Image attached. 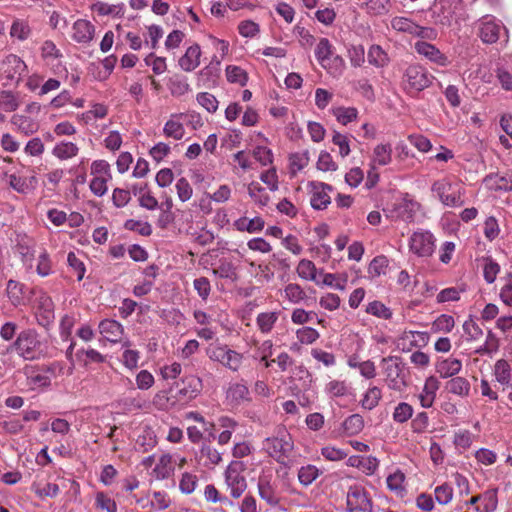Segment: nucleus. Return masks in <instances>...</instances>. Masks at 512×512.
I'll return each mask as SVG.
<instances>
[{"label": "nucleus", "instance_id": "f257e3e1", "mask_svg": "<svg viewBox=\"0 0 512 512\" xmlns=\"http://www.w3.org/2000/svg\"><path fill=\"white\" fill-rule=\"evenodd\" d=\"M41 343L35 330L21 331L16 340L7 348V352L15 351L25 360H34L40 354Z\"/></svg>", "mask_w": 512, "mask_h": 512}, {"label": "nucleus", "instance_id": "f03ea898", "mask_svg": "<svg viewBox=\"0 0 512 512\" xmlns=\"http://www.w3.org/2000/svg\"><path fill=\"white\" fill-rule=\"evenodd\" d=\"M245 465L241 461H232L225 471V483L233 498L238 499L247 488V481L242 472Z\"/></svg>", "mask_w": 512, "mask_h": 512}, {"label": "nucleus", "instance_id": "7ed1b4c3", "mask_svg": "<svg viewBox=\"0 0 512 512\" xmlns=\"http://www.w3.org/2000/svg\"><path fill=\"white\" fill-rule=\"evenodd\" d=\"M432 78L433 77L428 74L424 67L411 65L406 69L404 74V89L409 94L418 93L430 86Z\"/></svg>", "mask_w": 512, "mask_h": 512}, {"label": "nucleus", "instance_id": "20e7f679", "mask_svg": "<svg viewBox=\"0 0 512 512\" xmlns=\"http://www.w3.org/2000/svg\"><path fill=\"white\" fill-rule=\"evenodd\" d=\"M386 364L385 373L389 381V387L395 390H400L402 386H406L405 382V363L401 357L388 356L382 359Z\"/></svg>", "mask_w": 512, "mask_h": 512}, {"label": "nucleus", "instance_id": "39448f33", "mask_svg": "<svg viewBox=\"0 0 512 512\" xmlns=\"http://www.w3.org/2000/svg\"><path fill=\"white\" fill-rule=\"evenodd\" d=\"M264 447L278 463H284V459L293 450V443L289 436L287 438L268 437L264 441Z\"/></svg>", "mask_w": 512, "mask_h": 512}, {"label": "nucleus", "instance_id": "423d86ee", "mask_svg": "<svg viewBox=\"0 0 512 512\" xmlns=\"http://www.w3.org/2000/svg\"><path fill=\"white\" fill-rule=\"evenodd\" d=\"M209 358L220 362L225 367L237 371L242 362V355L227 346H218L208 350Z\"/></svg>", "mask_w": 512, "mask_h": 512}, {"label": "nucleus", "instance_id": "0eeeda50", "mask_svg": "<svg viewBox=\"0 0 512 512\" xmlns=\"http://www.w3.org/2000/svg\"><path fill=\"white\" fill-rule=\"evenodd\" d=\"M434 236L428 232H415L410 238V249L420 257L431 256L434 252Z\"/></svg>", "mask_w": 512, "mask_h": 512}, {"label": "nucleus", "instance_id": "6e6552de", "mask_svg": "<svg viewBox=\"0 0 512 512\" xmlns=\"http://www.w3.org/2000/svg\"><path fill=\"white\" fill-rule=\"evenodd\" d=\"M372 502L367 497L364 489L352 487L347 494V511L348 512H371Z\"/></svg>", "mask_w": 512, "mask_h": 512}, {"label": "nucleus", "instance_id": "1a4fd4ad", "mask_svg": "<svg viewBox=\"0 0 512 512\" xmlns=\"http://www.w3.org/2000/svg\"><path fill=\"white\" fill-rule=\"evenodd\" d=\"M432 191L435 192L440 201L446 206H461L463 204L461 197L453 191L452 184L445 180L436 181L432 185Z\"/></svg>", "mask_w": 512, "mask_h": 512}, {"label": "nucleus", "instance_id": "9d476101", "mask_svg": "<svg viewBox=\"0 0 512 512\" xmlns=\"http://www.w3.org/2000/svg\"><path fill=\"white\" fill-rule=\"evenodd\" d=\"M502 25L488 16L483 17L479 24V37L486 44L496 43L500 37Z\"/></svg>", "mask_w": 512, "mask_h": 512}, {"label": "nucleus", "instance_id": "9b49d317", "mask_svg": "<svg viewBox=\"0 0 512 512\" xmlns=\"http://www.w3.org/2000/svg\"><path fill=\"white\" fill-rule=\"evenodd\" d=\"M26 69L25 63L20 57L10 54L1 62L0 71L7 80L19 79L22 72Z\"/></svg>", "mask_w": 512, "mask_h": 512}, {"label": "nucleus", "instance_id": "f8f14e48", "mask_svg": "<svg viewBox=\"0 0 512 512\" xmlns=\"http://www.w3.org/2000/svg\"><path fill=\"white\" fill-rule=\"evenodd\" d=\"M414 48L418 54L423 55L437 65L447 66L449 64L448 57L433 44L426 41H417Z\"/></svg>", "mask_w": 512, "mask_h": 512}, {"label": "nucleus", "instance_id": "ddd939ff", "mask_svg": "<svg viewBox=\"0 0 512 512\" xmlns=\"http://www.w3.org/2000/svg\"><path fill=\"white\" fill-rule=\"evenodd\" d=\"M259 496L270 506L279 504V497L276 495L275 485L272 483L271 475H263L258 480Z\"/></svg>", "mask_w": 512, "mask_h": 512}, {"label": "nucleus", "instance_id": "4468645a", "mask_svg": "<svg viewBox=\"0 0 512 512\" xmlns=\"http://www.w3.org/2000/svg\"><path fill=\"white\" fill-rule=\"evenodd\" d=\"M73 39L78 43H89L95 33V27L89 21L79 19L73 25Z\"/></svg>", "mask_w": 512, "mask_h": 512}, {"label": "nucleus", "instance_id": "2eb2a0df", "mask_svg": "<svg viewBox=\"0 0 512 512\" xmlns=\"http://www.w3.org/2000/svg\"><path fill=\"white\" fill-rule=\"evenodd\" d=\"M200 56V46L194 44L188 47L185 54L179 59V65L184 71H193L200 64Z\"/></svg>", "mask_w": 512, "mask_h": 512}, {"label": "nucleus", "instance_id": "dca6fc26", "mask_svg": "<svg viewBox=\"0 0 512 512\" xmlns=\"http://www.w3.org/2000/svg\"><path fill=\"white\" fill-rule=\"evenodd\" d=\"M99 330L111 342L119 341L123 334V326L111 319L102 320L99 324Z\"/></svg>", "mask_w": 512, "mask_h": 512}, {"label": "nucleus", "instance_id": "f3484780", "mask_svg": "<svg viewBox=\"0 0 512 512\" xmlns=\"http://www.w3.org/2000/svg\"><path fill=\"white\" fill-rule=\"evenodd\" d=\"M179 394L189 399L195 398L202 390V381L196 376H187L182 379Z\"/></svg>", "mask_w": 512, "mask_h": 512}, {"label": "nucleus", "instance_id": "a211bd4d", "mask_svg": "<svg viewBox=\"0 0 512 512\" xmlns=\"http://www.w3.org/2000/svg\"><path fill=\"white\" fill-rule=\"evenodd\" d=\"M438 388L439 381L437 380V378H435L434 376H430L429 378H427L423 388V392L419 395L421 405L424 408H429L432 406Z\"/></svg>", "mask_w": 512, "mask_h": 512}, {"label": "nucleus", "instance_id": "6ab92c4d", "mask_svg": "<svg viewBox=\"0 0 512 512\" xmlns=\"http://www.w3.org/2000/svg\"><path fill=\"white\" fill-rule=\"evenodd\" d=\"M461 368V361L455 358L445 359L436 364V371L442 378H448L458 374Z\"/></svg>", "mask_w": 512, "mask_h": 512}, {"label": "nucleus", "instance_id": "aec40b11", "mask_svg": "<svg viewBox=\"0 0 512 512\" xmlns=\"http://www.w3.org/2000/svg\"><path fill=\"white\" fill-rule=\"evenodd\" d=\"M264 224L265 222L261 217H255L251 220L241 217L234 222V226L238 231H247L249 233L261 231L264 228Z\"/></svg>", "mask_w": 512, "mask_h": 512}, {"label": "nucleus", "instance_id": "412c9836", "mask_svg": "<svg viewBox=\"0 0 512 512\" xmlns=\"http://www.w3.org/2000/svg\"><path fill=\"white\" fill-rule=\"evenodd\" d=\"M333 55V47L327 38H321L315 49V56L322 67L326 68Z\"/></svg>", "mask_w": 512, "mask_h": 512}, {"label": "nucleus", "instance_id": "4be33fe9", "mask_svg": "<svg viewBox=\"0 0 512 512\" xmlns=\"http://www.w3.org/2000/svg\"><path fill=\"white\" fill-rule=\"evenodd\" d=\"M368 62L369 64L381 68L388 64L389 57L387 53L379 45H372L368 51Z\"/></svg>", "mask_w": 512, "mask_h": 512}, {"label": "nucleus", "instance_id": "5701e85b", "mask_svg": "<svg viewBox=\"0 0 512 512\" xmlns=\"http://www.w3.org/2000/svg\"><path fill=\"white\" fill-rule=\"evenodd\" d=\"M26 290V286L19 283L18 281L9 280L7 283V295L14 305H19L22 303Z\"/></svg>", "mask_w": 512, "mask_h": 512}, {"label": "nucleus", "instance_id": "b1692460", "mask_svg": "<svg viewBox=\"0 0 512 512\" xmlns=\"http://www.w3.org/2000/svg\"><path fill=\"white\" fill-rule=\"evenodd\" d=\"M227 398L234 404L249 400V389L246 385L236 383L229 387Z\"/></svg>", "mask_w": 512, "mask_h": 512}, {"label": "nucleus", "instance_id": "393cba45", "mask_svg": "<svg viewBox=\"0 0 512 512\" xmlns=\"http://www.w3.org/2000/svg\"><path fill=\"white\" fill-rule=\"evenodd\" d=\"M446 390L459 396H466L470 390V383L463 377H454L446 382Z\"/></svg>", "mask_w": 512, "mask_h": 512}, {"label": "nucleus", "instance_id": "a878e982", "mask_svg": "<svg viewBox=\"0 0 512 512\" xmlns=\"http://www.w3.org/2000/svg\"><path fill=\"white\" fill-rule=\"evenodd\" d=\"M342 427L346 435L353 436L362 431L364 427V420L361 415L353 414L343 422Z\"/></svg>", "mask_w": 512, "mask_h": 512}, {"label": "nucleus", "instance_id": "bb28decb", "mask_svg": "<svg viewBox=\"0 0 512 512\" xmlns=\"http://www.w3.org/2000/svg\"><path fill=\"white\" fill-rule=\"evenodd\" d=\"M91 10L97 11L99 15H114L123 16V4L121 5H109L105 2H96L91 5Z\"/></svg>", "mask_w": 512, "mask_h": 512}, {"label": "nucleus", "instance_id": "cd10ccee", "mask_svg": "<svg viewBox=\"0 0 512 512\" xmlns=\"http://www.w3.org/2000/svg\"><path fill=\"white\" fill-rule=\"evenodd\" d=\"M278 319V312H264L257 316V325L262 333H269Z\"/></svg>", "mask_w": 512, "mask_h": 512}, {"label": "nucleus", "instance_id": "c85d7f7f", "mask_svg": "<svg viewBox=\"0 0 512 512\" xmlns=\"http://www.w3.org/2000/svg\"><path fill=\"white\" fill-rule=\"evenodd\" d=\"M213 273L219 278L235 280L237 278L236 268L231 261L221 259L219 266L213 269Z\"/></svg>", "mask_w": 512, "mask_h": 512}, {"label": "nucleus", "instance_id": "c756f323", "mask_svg": "<svg viewBox=\"0 0 512 512\" xmlns=\"http://www.w3.org/2000/svg\"><path fill=\"white\" fill-rule=\"evenodd\" d=\"M227 80L231 83H238L245 86L248 81V74L239 66L229 65L226 68Z\"/></svg>", "mask_w": 512, "mask_h": 512}, {"label": "nucleus", "instance_id": "7c9ffc66", "mask_svg": "<svg viewBox=\"0 0 512 512\" xmlns=\"http://www.w3.org/2000/svg\"><path fill=\"white\" fill-rule=\"evenodd\" d=\"M319 475V469L311 464L301 467L298 471L299 482L304 486L310 485Z\"/></svg>", "mask_w": 512, "mask_h": 512}, {"label": "nucleus", "instance_id": "2f4dec72", "mask_svg": "<svg viewBox=\"0 0 512 512\" xmlns=\"http://www.w3.org/2000/svg\"><path fill=\"white\" fill-rule=\"evenodd\" d=\"M168 87L171 94L174 96H182L190 90L186 79L179 75H175L169 79Z\"/></svg>", "mask_w": 512, "mask_h": 512}, {"label": "nucleus", "instance_id": "473e14b6", "mask_svg": "<svg viewBox=\"0 0 512 512\" xmlns=\"http://www.w3.org/2000/svg\"><path fill=\"white\" fill-rule=\"evenodd\" d=\"M392 149L389 144H379L374 148L373 161L378 165H387L391 161Z\"/></svg>", "mask_w": 512, "mask_h": 512}, {"label": "nucleus", "instance_id": "72a5a7b5", "mask_svg": "<svg viewBox=\"0 0 512 512\" xmlns=\"http://www.w3.org/2000/svg\"><path fill=\"white\" fill-rule=\"evenodd\" d=\"M163 132L166 137L181 140L185 134V129L182 123L170 119L165 123Z\"/></svg>", "mask_w": 512, "mask_h": 512}, {"label": "nucleus", "instance_id": "f704fd0d", "mask_svg": "<svg viewBox=\"0 0 512 512\" xmlns=\"http://www.w3.org/2000/svg\"><path fill=\"white\" fill-rule=\"evenodd\" d=\"M78 153V147L72 142H62L53 149V154L59 159H68Z\"/></svg>", "mask_w": 512, "mask_h": 512}, {"label": "nucleus", "instance_id": "c9c22d12", "mask_svg": "<svg viewBox=\"0 0 512 512\" xmlns=\"http://www.w3.org/2000/svg\"><path fill=\"white\" fill-rule=\"evenodd\" d=\"M172 457L169 454L162 455L159 463L154 468V473L158 479H166L170 477L173 468L171 467Z\"/></svg>", "mask_w": 512, "mask_h": 512}, {"label": "nucleus", "instance_id": "e433bc0d", "mask_svg": "<svg viewBox=\"0 0 512 512\" xmlns=\"http://www.w3.org/2000/svg\"><path fill=\"white\" fill-rule=\"evenodd\" d=\"M391 26L393 29L400 32H407L409 34L414 35L417 33L418 25L405 17H395L391 21Z\"/></svg>", "mask_w": 512, "mask_h": 512}, {"label": "nucleus", "instance_id": "4c0bfd02", "mask_svg": "<svg viewBox=\"0 0 512 512\" xmlns=\"http://www.w3.org/2000/svg\"><path fill=\"white\" fill-rule=\"evenodd\" d=\"M485 181L493 182L496 190L511 191L512 190V171L507 173L506 176L489 175Z\"/></svg>", "mask_w": 512, "mask_h": 512}, {"label": "nucleus", "instance_id": "58836bf2", "mask_svg": "<svg viewBox=\"0 0 512 512\" xmlns=\"http://www.w3.org/2000/svg\"><path fill=\"white\" fill-rule=\"evenodd\" d=\"M124 228L129 231H136L141 236H150L152 234V226L148 222H141L139 220L128 219L124 223Z\"/></svg>", "mask_w": 512, "mask_h": 512}, {"label": "nucleus", "instance_id": "ea45409f", "mask_svg": "<svg viewBox=\"0 0 512 512\" xmlns=\"http://www.w3.org/2000/svg\"><path fill=\"white\" fill-rule=\"evenodd\" d=\"M510 365L504 359H500L495 364V376L499 383L508 384L511 379Z\"/></svg>", "mask_w": 512, "mask_h": 512}, {"label": "nucleus", "instance_id": "a19ab883", "mask_svg": "<svg viewBox=\"0 0 512 512\" xmlns=\"http://www.w3.org/2000/svg\"><path fill=\"white\" fill-rule=\"evenodd\" d=\"M381 396V390L378 387L369 388L361 401L362 407L368 410L373 409L378 405Z\"/></svg>", "mask_w": 512, "mask_h": 512}, {"label": "nucleus", "instance_id": "79ce46f5", "mask_svg": "<svg viewBox=\"0 0 512 512\" xmlns=\"http://www.w3.org/2000/svg\"><path fill=\"white\" fill-rule=\"evenodd\" d=\"M297 273L306 280L316 279V267L310 260L302 259L297 266Z\"/></svg>", "mask_w": 512, "mask_h": 512}, {"label": "nucleus", "instance_id": "37998d69", "mask_svg": "<svg viewBox=\"0 0 512 512\" xmlns=\"http://www.w3.org/2000/svg\"><path fill=\"white\" fill-rule=\"evenodd\" d=\"M413 415V408L406 402L399 403L393 413L394 421L404 423L408 421Z\"/></svg>", "mask_w": 512, "mask_h": 512}, {"label": "nucleus", "instance_id": "c03bdc74", "mask_svg": "<svg viewBox=\"0 0 512 512\" xmlns=\"http://www.w3.org/2000/svg\"><path fill=\"white\" fill-rule=\"evenodd\" d=\"M313 194L310 200L311 206L316 210L325 209L330 204L331 199L326 191L313 189Z\"/></svg>", "mask_w": 512, "mask_h": 512}, {"label": "nucleus", "instance_id": "a18cd8bd", "mask_svg": "<svg viewBox=\"0 0 512 512\" xmlns=\"http://www.w3.org/2000/svg\"><path fill=\"white\" fill-rule=\"evenodd\" d=\"M454 318L450 315H440L432 324L434 332H450L454 327Z\"/></svg>", "mask_w": 512, "mask_h": 512}, {"label": "nucleus", "instance_id": "49530a36", "mask_svg": "<svg viewBox=\"0 0 512 512\" xmlns=\"http://www.w3.org/2000/svg\"><path fill=\"white\" fill-rule=\"evenodd\" d=\"M366 312L382 319H390L392 316L390 309L380 301L370 302L366 308Z\"/></svg>", "mask_w": 512, "mask_h": 512}, {"label": "nucleus", "instance_id": "de8ad7c7", "mask_svg": "<svg viewBox=\"0 0 512 512\" xmlns=\"http://www.w3.org/2000/svg\"><path fill=\"white\" fill-rule=\"evenodd\" d=\"M264 188L258 182H252L248 186V193L251 198L258 202L261 206H266L269 202V196L262 194Z\"/></svg>", "mask_w": 512, "mask_h": 512}, {"label": "nucleus", "instance_id": "09e8293b", "mask_svg": "<svg viewBox=\"0 0 512 512\" xmlns=\"http://www.w3.org/2000/svg\"><path fill=\"white\" fill-rule=\"evenodd\" d=\"M497 488L489 489L482 494L484 512H493L498 505Z\"/></svg>", "mask_w": 512, "mask_h": 512}, {"label": "nucleus", "instance_id": "8fccbe9b", "mask_svg": "<svg viewBox=\"0 0 512 512\" xmlns=\"http://www.w3.org/2000/svg\"><path fill=\"white\" fill-rule=\"evenodd\" d=\"M198 103L208 112L214 113L218 108L216 97L208 92H202L197 95Z\"/></svg>", "mask_w": 512, "mask_h": 512}, {"label": "nucleus", "instance_id": "3c124183", "mask_svg": "<svg viewBox=\"0 0 512 512\" xmlns=\"http://www.w3.org/2000/svg\"><path fill=\"white\" fill-rule=\"evenodd\" d=\"M388 265V259L384 255L375 257L369 264L368 273L373 277L380 276Z\"/></svg>", "mask_w": 512, "mask_h": 512}, {"label": "nucleus", "instance_id": "603ef678", "mask_svg": "<svg viewBox=\"0 0 512 512\" xmlns=\"http://www.w3.org/2000/svg\"><path fill=\"white\" fill-rule=\"evenodd\" d=\"M220 61L216 59V57H214V60L211 61V63L204 67L201 71H200V76L207 80V81H212L214 82L216 78H218L219 76V72H220Z\"/></svg>", "mask_w": 512, "mask_h": 512}, {"label": "nucleus", "instance_id": "864d4df0", "mask_svg": "<svg viewBox=\"0 0 512 512\" xmlns=\"http://www.w3.org/2000/svg\"><path fill=\"white\" fill-rule=\"evenodd\" d=\"M334 115L337 120L343 125H347L357 117V110L355 108H343L339 107L334 110Z\"/></svg>", "mask_w": 512, "mask_h": 512}, {"label": "nucleus", "instance_id": "5fc2aeb1", "mask_svg": "<svg viewBox=\"0 0 512 512\" xmlns=\"http://www.w3.org/2000/svg\"><path fill=\"white\" fill-rule=\"evenodd\" d=\"M453 490L452 488L444 483L435 489L436 501L441 505H446L452 500Z\"/></svg>", "mask_w": 512, "mask_h": 512}, {"label": "nucleus", "instance_id": "6e6d98bb", "mask_svg": "<svg viewBox=\"0 0 512 512\" xmlns=\"http://www.w3.org/2000/svg\"><path fill=\"white\" fill-rule=\"evenodd\" d=\"M296 334L299 341L303 344H312L319 338L318 331L311 327L298 329Z\"/></svg>", "mask_w": 512, "mask_h": 512}, {"label": "nucleus", "instance_id": "4d7b16f0", "mask_svg": "<svg viewBox=\"0 0 512 512\" xmlns=\"http://www.w3.org/2000/svg\"><path fill=\"white\" fill-rule=\"evenodd\" d=\"M176 190H177L178 198L182 202L188 201L191 198L192 193H193L191 185L189 184L188 180L184 177L178 179V181L176 183Z\"/></svg>", "mask_w": 512, "mask_h": 512}, {"label": "nucleus", "instance_id": "13d9d810", "mask_svg": "<svg viewBox=\"0 0 512 512\" xmlns=\"http://www.w3.org/2000/svg\"><path fill=\"white\" fill-rule=\"evenodd\" d=\"M404 480H405V475L401 471L398 470L395 473H393L387 477V487L391 491L403 492L404 491V486H403Z\"/></svg>", "mask_w": 512, "mask_h": 512}, {"label": "nucleus", "instance_id": "bf43d9fd", "mask_svg": "<svg viewBox=\"0 0 512 512\" xmlns=\"http://www.w3.org/2000/svg\"><path fill=\"white\" fill-rule=\"evenodd\" d=\"M197 477L191 473L185 472L179 483V488L182 493L191 494L196 487Z\"/></svg>", "mask_w": 512, "mask_h": 512}, {"label": "nucleus", "instance_id": "052dcab7", "mask_svg": "<svg viewBox=\"0 0 512 512\" xmlns=\"http://www.w3.org/2000/svg\"><path fill=\"white\" fill-rule=\"evenodd\" d=\"M390 0H369L366 3L370 13L375 15H383L388 12Z\"/></svg>", "mask_w": 512, "mask_h": 512}, {"label": "nucleus", "instance_id": "680f3d73", "mask_svg": "<svg viewBox=\"0 0 512 512\" xmlns=\"http://www.w3.org/2000/svg\"><path fill=\"white\" fill-rule=\"evenodd\" d=\"M348 53L352 66L360 67L365 62V50L362 45L352 46Z\"/></svg>", "mask_w": 512, "mask_h": 512}, {"label": "nucleus", "instance_id": "e2e57ef3", "mask_svg": "<svg viewBox=\"0 0 512 512\" xmlns=\"http://www.w3.org/2000/svg\"><path fill=\"white\" fill-rule=\"evenodd\" d=\"M69 266L77 273V280L81 281L85 275L84 263L76 256L74 252H69L67 256Z\"/></svg>", "mask_w": 512, "mask_h": 512}, {"label": "nucleus", "instance_id": "0e129e2a", "mask_svg": "<svg viewBox=\"0 0 512 512\" xmlns=\"http://www.w3.org/2000/svg\"><path fill=\"white\" fill-rule=\"evenodd\" d=\"M0 105L6 111H15L18 108V101L11 91L0 92Z\"/></svg>", "mask_w": 512, "mask_h": 512}, {"label": "nucleus", "instance_id": "69168bd1", "mask_svg": "<svg viewBox=\"0 0 512 512\" xmlns=\"http://www.w3.org/2000/svg\"><path fill=\"white\" fill-rule=\"evenodd\" d=\"M253 156L263 166L271 164L273 161L272 151L267 147L257 146L253 151Z\"/></svg>", "mask_w": 512, "mask_h": 512}, {"label": "nucleus", "instance_id": "338daca9", "mask_svg": "<svg viewBox=\"0 0 512 512\" xmlns=\"http://www.w3.org/2000/svg\"><path fill=\"white\" fill-rule=\"evenodd\" d=\"M317 168L322 171H335L337 165L328 152L322 151L317 161Z\"/></svg>", "mask_w": 512, "mask_h": 512}, {"label": "nucleus", "instance_id": "774afa93", "mask_svg": "<svg viewBox=\"0 0 512 512\" xmlns=\"http://www.w3.org/2000/svg\"><path fill=\"white\" fill-rule=\"evenodd\" d=\"M194 288L201 299L206 300L210 294V281L206 277L196 278L193 282Z\"/></svg>", "mask_w": 512, "mask_h": 512}]
</instances>
